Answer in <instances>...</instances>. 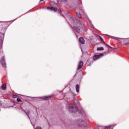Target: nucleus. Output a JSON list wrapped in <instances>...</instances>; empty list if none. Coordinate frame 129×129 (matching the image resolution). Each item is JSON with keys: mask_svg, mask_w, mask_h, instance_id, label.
<instances>
[{"mask_svg": "<svg viewBox=\"0 0 129 129\" xmlns=\"http://www.w3.org/2000/svg\"><path fill=\"white\" fill-rule=\"evenodd\" d=\"M75 22L77 23V26H78V27L75 26L74 29H75V31H76L77 33H80V28H83V25H82L81 21L78 20H76Z\"/></svg>", "mask_w": 129, "mask_h": 129, "instance_id": "1", "label": "nucleus"}, {"mask_svg": "<svg viewBox=\"0 0 129 129\" xmlns=\"http://www.w3.org/2000/svg\"><path fill=\"white\" fill-rule=\"evenodd\" d=\"M49 5L50 6H52V7H47L48 10H51V11H54V12H56L57 9H58V5L57 4L55 3L54 2H50L49 3Z\"/></svg>", "mask_w": 129, "mask_h": 129, "instance_id": "2", "label": "nucleus"}, {"mask_svg": "<svg viewBox=\"0 0 129 129\" xmlns=\"http://www.w3.org/2000/svg\"><path fill=\"white\" fill-rule=\"evenodd\" d=\"M75 124L79 127H82V126H87V123H86L85 121H82L81 120L77 121Z\"/></svg>", "mask_w": 129, "mask_h": 129, "instance_id": "3", "label": "nucleus"}, {"mask_svg": "<svg viewBox=\"0 0 129 129\" xmlns=\"http://www.w3.org/2000/svg\"><path fill=\"white\" fill-rule=\"evenodd\" d=\"M0 62L2 66V67H4V68H7V64L6 63V60H5L4 56H2Z\"/></svg>", "mask_w": 129, "mask_h": 129, "instance_id": "4", "label": "nucleus"}, {"mask_svg": "<svg viewBox=\"0 0 129 129\" xmlns=\"http://www.w3.org/2000/svg\"><path fill=\"white\" fill-rule=\"evenodd\" d=\"M102 56H103V53H100V54L98 55H95L93 56V60H95L97 59H99V58H100V57H102Z\"/></svg>", "mask_w": 129, "mask_h": 129, "instance_id": "5", "label": "nucleus"}, {"mask_svg": "<svg viewBox=\"0 0 129 129\" xmlns=\"http://www.w3.org/2000/svg\"><path fill=\"white\" fill-rule=\"evenodd\" d=\"M84 62L83 61H81L79 63V66L78 67V70H80V69H81V68H82V67H83V64H84Z\"/></svg>", "mask_w": 129, "mask_h": 129, "instance_id": "6", "label": "nucleus"}, {"mask_svg": "<svg viewBox=\"0 0 129 129\" xmlns=\"http://www.w3.org/2000/svg\"><path fill=\"white\" fill-rule=\"evenodd\" d=\"M111 128V126L109 125V126H100L99 127V129H110Z\"/></svg>", "mask_w": 129, "mask_h": 129, "instance_id": "7", "label": "nucleus"}, {"mask_svg": "<svg viewBox=\"0 0 129 129\" xmlns=\"http://www.w3.org/2000/svg\"><path fill=\"white\" fill-rule=\"evenodd\" d=\"M79 42L80 44H85V40H84V38H83V37H80Z\"/></svg>", "mask_w": 129, "mask_h": 129, "instance_id": "8", "label": "nucleus"}, {"mask_svg": "<svg viewBox=\"0 0 129 129\" xmlns=\"http://www.w3.org/2000/svg\"><path fill=\"white\" fill-rule=\"evenodd\" d=\"M69 110L70 111V112H74V109L73 108V105H72V104L69 105Z\"/></svg>", "mask_w": 129, "mask_h": 129, "instance_id": "9", "label": "nucleus"}, {"mask_svg": "<svg viewBox=\"0 0 129 129\" xmlns=\"http://www.w3.org/2000/svg\"><path fill=\"white\" fill-rule=\"evenodd\" d=\"M1 88L3 90H6L7 89V85L6 84H4L1 86Z\"/></svg>", "mask_w": 129, "mask_h": 129, "instance_id": "10", "label": "nucleus"}, {"mask_svg": "<svg viewBox=\"0 0 129 129\" xmlns=\"http://www.w3.org/2000/svg\"><path fill=\"white\" fill-rule=\"evenodd\" d=\"M79 85L78 84H77L76 86V90L77 91V92L79 93Z\"/></svg>", "mask_w": 129, "mask_h": 129, "instance_id": "11", "label": "nucleus"}, {"mask_svg": "<svg viewBox=\"0 0 129 129\" xmlns=\"http://www.w3.org/2000/svg\"><path fill=\"white\" fill-rule=\"evenodd\" d=\"M0 41L1 42V44H3L4 42V34H2L1 37H0Z\"/></svg>", "mask_w": 129, "mask_h": 129, "instance_id": "12", "label": "nucleus"}, {"mask_svg": "<svg viewBox=\"0 0 129 129\" xmlns=\"http://www.w3.org/2000/svg\"><path fill=\"white\" fill-rule=\"evenodd\" d=\"M126 43H124L125 46H128L129 45V38L125 39Z\"/></svg>", "mask_w": 129, "mask_h": 129, "instance_id": "13", "label": "nucleus"}, {"mask_svg": "<svg viewBox=\"0 0 129 129\" xmlns=\"http://www.w3.org/2000/svg\"><path fill=\"white\" fill-rule=\"evenodd\" d=\"M103 50H104V48L103 47H98L97 48V51H103Z\"/></svg>", "mask_w": 129, "mask_h": 129, "instance_id": "14", "label": "nucleus"}, {"mask_svg": "<svg viewBox=\"0 0 129 129\" xmlns=\"http://www.w3.org/2000/svg\"><path fill=\"white\" fill-rule=\"evenodd\" d=\"M76 14L78 18H79V19H81V14H80L79 12H77Z\"/></svg>", "mask_w": 129, "mask_h": 129, "instance_id": "15", "label": "nucleus"}, {"mask_svg": "<svg viewBox=\"0 0 129 129\" xmlns=\"http://www.w3.org/2000/svg\"><path fill=\"white\" fill-rule=\"evenodd\" d=\"M114 39L115 40H117V41H120L121 40H122V38H120L118 37H114Z\"/></svg>", "mask_w": 129, "mask_h": 129, "instance_id": "16", "label": "nucleus"}, {"mask_svg": "<svg viewBox=\"0 0 129 129\" xmlns=\"http://www.w3.org/2000/svg\"><path fill=\"white\" fill-rule=\"evenodd\" d=\"M50 97H51V96L44 97V100H48V99H49V98H50Z\"/></svg>", "mask_w": 129, "mask_h": 129, "instance_id": "17", "label": "nucleus"}, {"mask_svg": "<svg viewBox=\"0 0 129 129\" xmlns=\"http://www.w3.org/2000/svg\"><path fill=\"white\" fill-rule=\"evenodd\" d=\"M106 46H107L109 48H110V49H112V50H114V48L110 46V45H109L108 44H106Z\"/></svg>", "mask_w": 129, "mask_h": 129, "instance_id": "18", "label": "nucleus"}, {"mask_svg": "<svg viewBox=\"0 0 129 129\" xmlns=\"http://www.w3.org/2000/svg\"><path fill=\"white\" fill-rule=\"evenodd\" d=\"M17 101L18 102H22V100H21V99L18 98L17 99Z\"/></svg>", "mask_w": 129, "mask_h": 129, "instance_id": "19", "label": "nucleus"}, {"mask_svg": "<svg viewBox=\"0 0 129 129\" xmlns=\"http://www.w3.org/2000/svg\"><path fill=\"white\" fill-rule=\"evenodd\" d=\"M57 2L58 3V4H62V3H63L62 2V0H57Z\"/></svg>", "mask_w": 129, "mask_h": 129, "instance_id": "20", "label": "nucleus"}, {"mask_svg": "<svg viewBox=\"0 0 129 129\" xmlns=\"http://www.w3.org/2000/svg\"><path fill=\"white\" fill-rule=\"evenodd\" d=\"M99 38L100 40L101 41V42H103V39H102V37H101V36H99Z\"/></svg>", "mask_w": 129, "mask_h": 129, "instance_id": "21", "label": "nucleus"}, {"mask_svg": "<svg viewBox=\"0 0 129 129\" xmlns=\"http://www.w3.org/2000/svg\"><path fill=\"white\" fill-rule=\"evenodd\" d=\"M35 129H42V127H40V126H37Z\"/></svg>", "mask_w": 129, "mask_h": 129, "instance_id": "22", "label": "nucleus"}, {"mask_svg": "<svg viewBox=\"0 0 129 129\" xmlns=\"http://www.w3.org/2000/svg\"><path fill=\"white\" fill-rule=\"evenodd\" d=\"M13 97H14V98H17V97H18V96H17V95H13Z\"/></svg>", "mask_w": 129, "mask_h": 129, "instance_id": "23", "label": "nucleus"}, {"mask_svg": "<svg viewBox=\"0 0 129 129\" xmlns=\"http://www.w3.org/2000/svg\"><path fill=\"white\" fill-rule=\"evenodd\" d=\"M67 0H61V1L62 2V3H64L65 2H66Z\"/></svg>", "mask_w": 129, "mask_h": 129, "instance_id": "24", "label": "nucleus"}, {"mask_svg": "<svg viewBox=\"0 0 129 129\" xmlns=\"http://www.w3.org/2000/svg\"><path fill=\"white\" fill-rule=\"evenodd\" d=\"M58 11L59 13H61L60 9H58Z\"/></svg>", "mask_w": 129, "mask_h": 129, "instance_id": "25", "label": "nucleus"}, {"mask_svg": "<svg viewBox=\"0 0 129 129\" xmlns=\"http://www.w3.org/2000/svg\"><path fill=\"white\" fill-rule=\"evenodd\" d=\"M102 42H103V43L104 44H105L106 45V43H105V42H104V40H103V41H102Z\"/></svg>", "mask_w": 129, "mask_h": 129, "instance_id": "26", "label": "nucleus"}, {"mask_svg": "<svg viewBox=\"0 0 129 129\" xmlns=\"http://www.w3.org/2000/svg\"><path fill=\"white\" fill-rule=\"evenodd\" d=\"M43 1H44V0H40V2H43Z\"/></svg>", "mask_w": 129, "mask_h": 129, "instance_id": "27", "label": "nucleus"}, {"mask_svg": "<svg viewBox=\"0 0 129 129\" xmlns=\"http://www.w3.org/2000/svg\"><path fill=\"white\" fill-rule=\"evenodd\" d=\"M25 113H26L27 115H28V114H27V112H25Z\"/></svg>", "mask_w": 129, "mask_h": 129, "instance_id": "28", "label": "nucleus"}]
</instances>
